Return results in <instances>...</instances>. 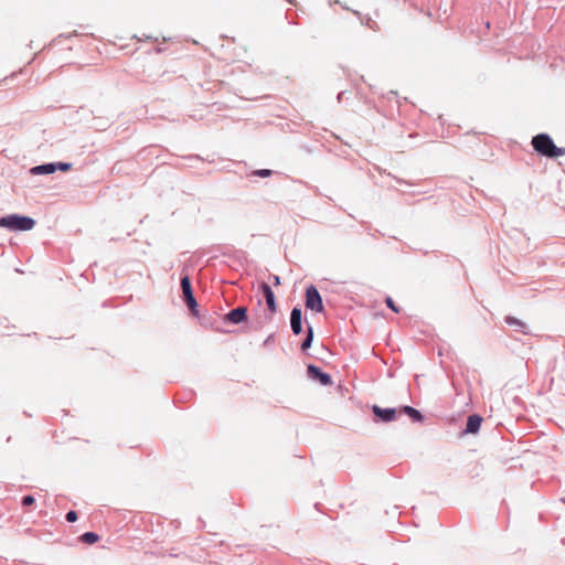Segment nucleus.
<instances>
[{"label":"nucleus","mask_w":565,"mask_h":565,"mask_svg":"<svg viewBox=\"0 0 565 565\" xmlns=\"http://www.w3.org/2000/svg\"><path fill=\"white\" fill-rule=\"evenodd\" d=\"M34 501H35V500H34V498H33L32 495H25V497H23V499H22V504H23L24 507H29V505H32V504L34 503Z\"/></svg>","instance_id":"19"},{"label":"nucleus","mask_w":565,"mask_h":565,"mask_svg":"<svg viewBox=\"0 0 565 565\" xmlns=\"http://www.w3.org/2000/svg\"><path fill=\"white\" fill-rule=\"evenodd\" d=\"M308 374L310 377L318 380L322 385L331 384L330 375L321 372V370L315 365L308 366Z\"/></svg>","instance_id":"6"},{"label":"nucleus","mask_w":565,"mask_h":565,"mask_svg":"<svg viewBox=\"0 0 565 565\" xmlns=\"http://www.w3.org/2000/svg\"><path fill=\"white\" fill-rule=\"evenodd\" d=\"M403 412L407 414L413 420L420 422L423 419L422 414L411 406H405Z\"/></svg>","instance_id":"12"},{"label":"nucleus","mask_w":565,"mask_h":565,"mask_svg":"<svg viewBox=\"0 0 565 565\" xmlns=\"http://www.w3.org/2000/svg\"><path fill=\"white\" fill-rule=\"evenodd\" d=\"M271 170H268V169H260V170H255L253 172L254 175H258V177H262V178H267L269 175H271Z\"/></svg>","instance_id":"16"},{"label":"nucleus","mask_w":565,"mask_h":565,"mask_svg":"<svg viewBox=\"0 0 565 565\" xmlns=\"http://www.w3.org/2000/svg\"><path fill=\"white\" fill-rule=\"evenodd\" d=\"M67 522H75L77 520V513L75 511H70L66 514Z\"/></svg>","instance_id":"20"},{"label":"nucleus","mask_w":565,"mask_h":565,"mask_svg":"<svg viewBox=\"0 0 565 565\" xmlns=\"http://www.w3.org/2000/svg\"><path fill=\"white\" fill-rule=\"evenodd\" d=\"M273 284H274L275 286H279V285L281 284V282H280V277H279V276H277V275L273 276Z\"/></svg>","instance_id":"22"},{"label":"nucleus","mask_w":565,"mask_h":565,"mask_svg":"<svg viewBox=\"0 0 565 565\" xmlns=\"http://www.w3.org/2000/svg\"><path fill=\"white\" fill-rule=\"evenodd\" d=\"M306 307L317 312H322L324 309L322 298L315 286L306 290Z\"/></svg>","instance_id":"3"},{"label":"nucleus","mask_w":565,"mask_h":565,"mask_svg":"<svg viewBox=\"0 0 565 565\" xmlns=\"http://www.w3.org/2000/svg\"><path fill=\"white\" fill-rule=\"evenodd\" d=\"M56 166H57V169L61 171H68L72 168V164L66 163V162H60Z\"/></svg>","instance_id":"21"},{"label":"nucleus","mask_w":565,"mask_h":565,"mask_svg":"<svg viewBox=\"0 0 565 565\" xmlns=\"http://www.w3.org/2000/svg\"><path fill=\"white\" fill-rule=\"evenodd\" d=\"M505 322L509 324V326H513V327H516V328H520V329H524L525 328V323L512 316H507L505 317Z\"/></svg>","instance_id":"14"},{"label":"nucleus","mask_w":565,"mask_h":565,"mask_svg":"<svg viewBox=\"0 0 565 565\" xmlns=\"http://www.w3.org/2000/svg\"><path fill=\"white\" fill-rule=\"evenodd\" d=\"M185 303L188 305V307L194 311V309L196 308L198 303H196V300L194 299L193 296H191L190 298H186L184 299Z\"/></svg>","instance_id":"17"},{"label":"nucleus","mask_w":565,"mask_h":565,"mask_svg":"<svg viewBox=\"0 0 565 565\" xmlns=\"http://www.w3.org/2000/svg\"><path fill=\"white\" fill-rule=\"evenodd\" d=\"M373 413L384 422H392L396 417V411L394 408H381L374 405Z\"/></svg>","instance_id":"8"},{"label":"nucleus","mask_w":565,"mask_h":565,"mask_svg":"<svg viewBox=\"0 0 565 565\" xmlns=\"http://www.w3.org/2000/svg\"><path fill=\"white\" fill-rule=\"evenodd\" d=\"M79 540L86 544H94L99 540V536L96 533L86 532L79 537Z\"/></svg>","instance_id":"13"},{"label":"nucleus","mask_w":565,"mask_h":565,"mask_svg":"<svg viewBox=\"0 0 565 565\" xmlns=\"http://www.w3.org/2000/svg\"><path fill=\"white\" fill-rule=\"evenodd\" d=\"M181 288H182V292H183L184 299L190 298L191 296H193L190 278L188 276H184L181 279Z\"/></svg>","instance_id":"11"},{"label":"nucleus","mask_w":565,"mask_h":565,"mask_svg":"<svg viewBox=\"0 0 565 565\" xmlns=\"http://www.w3.org/2000/svg\"><path fill=\"white\" fill-rule=\"evenodd\" d=\"M35 222L33 218L20 215H8L0 218V226L11 231H30Z\"/></svg>","instance_id":"2"},{"label":"nucleus","mask_w":565,"mask_h":565,"mask_svg":"<svg viewBox=\"0 0 565 565\" xmlns=\"http://www.w3.org/2000/svg\"><path fill=\"white\" fill-rule=\"evenodd\" d=\"M290 324L292 332L295 334H299L302 331L301 326V310L299 308H294L290 315Z\"/></svg>","instance_id":"9"},{"label":"nucleus","mask_w":565,"mask_h":565,"mask_svg":"<svg viewBox=\"0 0 565 565\" xmlns=\"http://www.w3.org/2000/svg\"><path fill=\"white\" fill-rule=\"evenodd\" d=\"M532 146L536 152L547 158H557L565 154V148L556 147L552 138L546 134L534 136Z\"/></svg>","instance_id":"1"},{"label":"nucleus","mask_w":565,"mask_h":565,"mask_svg":"<svg viewBox=\"0 0 565 565\" xmlns=\"http://www.w3.org/2000/svg\"><path fill=\"white\" fill-rule=\"evenodd\" d=\"M246 318H247V309L245 307H237V308L231 310L226 315V319L230 322L235 323V324H238V323L245 321Z\"/></svg>","instance_id":"5"},{"label":"nucleus","mask_w":565,"mask_h":565,"mask_svg":"<svg viewBox=\"0 0 565 565\" xmlns=\"http://www.w3.org/2000/svg\"><path fill=\"white\" fill-rule=\"evenodd\" d=\"M385 303L387 305L388 308H391L393 311L395 312H399V309L395 306L393 299L391 297H387L385 299Z\"/></svg>","instance_id":"18"},{"label":"nucleus","mask_w":565,"mask_h":565,"mask_svg":"<svg viewBox=\"0 0 565 565\" xmlns=\"http://www.w3.org/2000/svg\"><path fill=\"white\" fill-rule=\"evenodd\" d=\"M259 290L263 292V295L266 299L268 310L270 311L271 315H274L277 311V305H276L275 295H274L271 288L269 287L268 284L262 282L259 285Z\"/></svg>","instance_id":"4"},{"label":"nucleus","mask_w":565,"mask_h":565,"mask_svg":"<svg viewBox=\"0 0 565 565\" xmlns=\"http://www.w3.org/2000/svg\"><path fill=\"white\" fill-rule=\"evenodd\" d=\"M481 423H482L481 416H479L477 414L470 415L467 419L465 433L466 434H477L480 429Z\"/></svg>","instance_id":"7"},{"label":"nucleus","mask_w":565,"mask_h":565,"mask_svg":"<svg viewBox=\"0 0 565 565\" xmlns=\"http://www.w3.org/2000/svg\"><path fill=\"white\" fill-rule=\"evenodd\" d=\"M56 170L57 166L55 163H46L31 168L30 173L33 175L50 174L54 173Z\"/></svg>","instance_id":"10"},{"label":"nucleus","mask_w":565,"mask_h":565,"mask_svg":"<svg viewBox=\"0 0 565 565\" xmlns=\"http://www.w3.org/2000/svg\"><path fill=\"white\" fill-rule=\"evenodd\" d=\"M312 339H313V330H312V327H308V334H307V338H306V340H305V341L302 342V344H301V349H302L303 351L310 348L311 342H312Z\"/></svg>","instance_id":"15"}]
</instances>
